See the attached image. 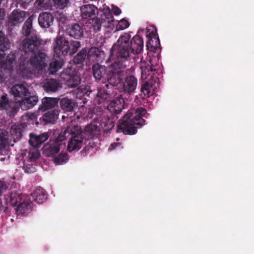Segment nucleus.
Listing matches in <instances>:
<instances>
[{"label": "nucleus", "mask_w": 254, "mask_h": 254, "mask_svg": "<svg viewBox=\"0 0 254 254\" xmlns=\"http://www.w3.org/2000/svg\"><path fill=\"white\" fill-rule=\"evenodd\" d=\"M34 201L38 203H42L47 198V194L46 191L41 187L37 188L31 193Z\"/></svg>", "instance_id": "27"}, {"label": "nucleus", "mask_w": 254, "mask_h": 254, "mask_svg": "<svg viewBox=\"0 0 254 254\" xmlns=\"http://www.w3.org/2000/svg\"><path fill=\"white\" fill-rule=\"evenodd\" d=\"M89 23L91 24V26L95 32L99 31L100 30L101 26H103L107 28H110V25H109V24H105V22H102L101 18H93L90 20Z\"/></svg>", "instance_id": "32"}, {"label": "nucleus", "mask_w": 254, "mask_h": 254, "mask_svg": "<svg viewBox=\"0 0 254 254\" xmlns=\"http://www.w3.org/2000/svg\"><path fill=\"white\" fill-rule=\"evenodd\" d=\"M18 104L9 99L6 94L0 96V110L4 111L9 116H14L18 111Z\"/></svg>", "instance_id": "9"}, {"label": "nucleus", "mask_w": 254, "mask_h": 254, "mask_svg": "<svg viewBox=\"0 0 254 254\" xmlns=\"http://www.w3.org/2000/svg\"><path fill=\"white\" fill-rule=\"evenodd\" d=\"M148 29L146 35L148 40L146 42V47L148 50L152 52H155L160 47V43L159 37L157 33V30L153 28L151 31Z\"/></svg>", "instance_id": "11"}, {"label": "nucleus", "mask_w": 254, "mask_h": 254, "mask_svg": "<svg viewBox=\"0 0 254 254\" xmlns=\"http://www.w3.org/2000/svg\"><path fill=\"white\" fill-rule=\"evenodd\" d=\"M119 144H111V145L109 147L108 150L110 151L112 150Z\"/></svg>", "instance_id": "49"}, {"label": "nucleus", "mask_w": 254, "mask_h": 254, "mask_svg": "<svg viewBox=\"0 0 254 254\" xmlns=\"http://www.w3.org/2000/svg\"><path fill=\"white\" fill-rule=\"evenodd\" d=\"M5 159V158H2L1 159V161H4Z\"/></svg>", "instance_id": "53"}, {"label": "nucleus", "mask_w": 254, "mask_h": 254, "mask_svg": "<svg viewBox=\"0 0 254 254\" xmlns=\"http://www.w3.org/2000/svg\"><path fill=\"white\" fill-rule=\"evenodd\" d=\"M72 93L74 97L81 99L87 93L84 87L80 86L73 89L72 91Z\"/></svg>", "instance_id": "38"}, {"label": "nucleus", "mask_w": 254, "mask_h": 254, "mask_svg": "<svg viewBox=\"0 0 254 254\" xmlns=\"http://www.w3.org/2000/svg\"><path fill=\"white\" fill-rule=\"evenodd\" d=\"M8 189V186L5 182L0 181V195Z\"/></svg>", "instance_id": "45"}, {"label": "nucleus", "mask_w": 254, "mask_h": 254, "mask_svg": "<svg viewBox=\"0 0 254 254\" xmlns=\"http://www.w3.org/2000/svg\"><path fill=\"white\" fill-rule=\"evenodd\" d=\"M141 77L149 80H158L157 75H159L158 70L155 68V66L152 64V61L149 60L147 61H141L140 64Z\"/></svg>", "instance_id": "8"}, {"label": "nucleus", "mask_w": 254, "mask_h": 254, "mask_svg": "<svg viewBox=\"0 0 254 254\" xmlns=\"http://www.w3.org/2000/svg\"><path fill=\"white\" fill-rule=\"evenodd\" d=\"M124 108V100L121 95L118 96L112 100L108 106V110L110 113L116 118H118V115L120 114Z\"/></svg>", "instance_id": "12"}, {"label": "nucleus", "mask_w": 254, "mask_h": 254, "mask_svg": "<svg viewBox=\"0 0 254 254\" xmlns=\"http://www.w3.org/2000/svg\"><path fill=\"white\" fill-rule=\"evenodd\" d=\"M32 202L28 199H24L19 203L16 208V211L17 214L23 215L28 213L32 209Z\"/></svg>", "instance_id": "25"}, {"label": "nucleus", "mask_w": 254, "mask_h": 254, "mask_svg": "<svg viewBox=\"0 0 254 254\" xmlns=\"http://www.w3.org/2000/svg\"><path fill=\"white\" fill-rule=\"evenodd\" d=\"M42 144H29L30 148L29 150H25L23 153H21L22 156H26L28 153V157L31 160H35L38 159L40 156V153L38 149L41 147Z\"/></svg>", "instance_id": "24"}, {"label": "nucleus", "mask_w": 254, "mask_h": 254, "mask_svg": "<svg viewBox=\"0 0 254 254\" xmlns=\"http://www.w3.org/2000/svg\"><path fill=\"white\" fill-rule=\"evenodd\" d=\"M137 85V79L133 75L127 76L123 83V89L125 93L132 94Z\"/></svg>", "instance_id": "16"}, {"label": "nucleus", "mask_w": 254, "mask_h": 254, "mask_svg": "<svg viewBox=\"0 0 254 254\" xmlns=\"http://www.w3.org/2000/svg\"><path fill=\"white\" fill-rule=\"evenodd\" d=\"M61 77L66 82L68 87L75 88L80 83V78L76 69L72 67H67L61 73Z\"/></svg>", "instance_id": "7"}, {"label": "nucleus", "mask_w": 254, "mask_h": 254, "mask_svg": "<svg viewBox=\"0 0 254 254\" xmlns=\"http://www.w3.org/2000/svg\"><path fill=\"white\" fill-rule=\"evenodd\" d=\"M122 79L121 70L109 71L107 82L98 87L95 100L98 104L109 101L117 95L118 90L116 86L121 82Z\"/></svg>", "instance_id": "4"}, {"label": "nucleus", "mask_w": 254, "mask_h": 254, "mask_svg": "<svg viewBox=\"0 0 254 254\" xmlns=\"http://www.w3.org/2000/svg\"><path fill=\"white\" fill-rule=\"evenodd\" d=\"M54 20L53 15L47 12L41 13L38 16V23L41 27L48 28L53 25Z\"/></svg>", "instance_id": "19"}, {"label": "nucleus", "mask_w": 254, "mask_h": 254, "mask_svg": "<svg viewBox=\"0 0 254 254\" xmlns=\"http://www.w3.org/2000/svg\"><path fill=\"white\" fill-rule=\"evenodd\" d=\"M146 113V110L141 107L137 108L134 114L128 111L120 120L118 125L117 131L127 135L135 134L137 129L145 124V120L143 117H145Z\"/></svg>", "instance_id": "3"}, {"label": "nucleus", "mask_w": 254, "mask_h": 254, "mask_svg": "<svg viewBox=\"0 0 254 254\" xmlns=\"http://www.w3.org/2000/svg\"><path fill=\"white\" fill-rule=\"evenodd\" d=\"M93 74L96 80L101 81L103 83L104 81L106 80L108 77V71L106 66H102L99 64H95L92 67Z\"/></svg>", "instance_id": "18"}, {"label": "nucleus", "mask_w": 254, "mask_h": 254, "mask_svg": "<svg viewBox=\"0 0 254 254\" xmlns=\"http://www.w3.org/2000/svg\"><path fill=\"white\" fill-rule=\"evenodd\" d=\"M113 13L116 15H118L121 13V10L117 6H114L112 8Z\"/></svg>", "instance_id": "46"}, {"label": "nucleus", "mask_w": 254, "mask_h": 254, "mask_svg": "<svg viewBox=\"0 0 254 254\" xmlns=\"http://www.w3.org/2000/svg\"><path fill=\"white\" fill-rule=\"evenodd\" d=\"M66 33L70 37L75 39H79L83 35V29L79 24L75 23L66 29Z\"/></svg>", "instance_id": "23"}, {"label": "nucleus", "mask_w": 254, "mask_h": 254, "mask_svg": "<svg viewBox=\"0 0 254 254\" xmlns=\"http://www.w3.org/2000/svg\"><path fill=\"white\" fill-rule=\"evenodd\" d=\"M22 4H23V3L24 1H23V0H22Z\"/></svg>", "instance_id": "56"}, {"label": "nucleus", "mask_w": 254, "mask_h": 254, "mask_svg": "<svg viewBox=\"0 0 254 254\" xmlns=\"http://www.w3.org/2000/svg\"><path fill=\"white\" fill-rule=\"evenodd\" d=\"M38 101L37 96L30 95L25 97L20 102L18 106H20L23 110H27L32 108L36 105Z\"/></svg>", "instance_id": "22"}, {"label": "nucleus", "mask_w": 254, "mask_h": 254, "mask_svg": "<svg viewBox=\"0 0 254 254\" xmlns=\"http://www.w3.org/2000/svg\"><path fill=\"white\" fill-rule=\"evenodd\" d=\"M5 76L3 72L0 70V83H2L5 80Z\"/></svg>", "instance_id": "48"}, {"label": "nucleus", "mask_w": 254, "mask_h": 254, "mask_svg": "<svg viewBox=\"0 0 254 254\" xmlns=\"http://www.w3.org/2000/svg\"><path fill=\"white\" fill-rule=\"evenodd\" d=\"M2 206V201H1V199L0 198V210L1 209Z\"/></svg>", "instance_id": "52"}, {"label": "nucleus", "mask_w": 254, "mask_h": 254, "mask_svg": "<svg viewBox=\"0 0 254 254\" xmlns=\"http://www.w3.org/2000/svg\"><path fill=\"white\" fill-rule=\"evenodd\" d=\"M15 55L14 53L11 52L7 55L4 64L6 68L11 69L12 67V64L15 60Z\"/></svg>", "instance_id": "39"}, {"label": "nucleus", "mask_w": 254, "mask_h": 254, "mask_svg": "<svg viewBox=\"0 0 254 254\" xmlns=\"http://www.w3.org/2000/svg\"><path fill=\"white\" fill-rule=\"evenodd\" d=\"M42 43V40L37 36H31L26 38L22 42V48L25 53L28 52L35 53L37 51Z\"/></svg>", "instance_id": "10"}, {"label": "nucleus", "mask_w": 254, "mask_h": 254, "mask_svg": "<svg viewBox=\"0 0 254 254\" xmlns=\"http://www.w3.org/2000/svg\"><path fill=\"white\" fill-rule=\"evenodd\" d=\"M43 87L47 92H55L60 88V84L56 79H48L45 81Z\"/></svg>", "instance_id": "26"}, {"label": "nucleus", "mask_w": 254, "mask_h": 254, "mask_svg": "<svg viewBox=\"0 0 254 254\" xmlns=\"http://www.w3.org/2000/svg\"><path fill=\"white\" fill-rule=\"evenodd\" d=\"M81 144H68L67 150L69 152H72L74 151H78L81 147Z\"/></svg>", "instance_id": "43"}, {"label": "nucleus", "mask_w": 254, "mask_h": 254, "mask_svg": "<svg viewBox=\"0 0 254 254\" xmlns=\"http://www.w3.org/2000/svg\"><path fill=\"white\" fill-rule=\"evenodd\" d=\"M81 16L83 19L89 20L95 17L98 13L97 8L93 4H85L80 7Z\"/></svg>", "instance_id": "17"}, {"label": "nucleus", "mask_w": 254, "mask_h": 254, "mask_svg": "<svg viewBox=\"0 0 254 254\" xmlns=\"http://www.w3.org/2000/svg\"><path fill=\"white\" fill-rule=\"evenodd\" d=\"M54 3L61 8H63L66 6L68 0H53Z\"/></svg>", "instance_id": "44"}, {"label": "nucleus", "mask_w": 254, "mask_h": 254, "mask_svg": "<svg viewBox=\"0 0 254 254\" xmlns=\"http://www.w3.org/2000/svg\"><path fill=\"white\" fill-rule=\"evenodd\" d=\"M3 0H0V4H1L2 1H3Z\"/></svg>", "instance_id": "54"}, {"label": "nucleus", "mask_w": 254, "mask_h": 254, "mask_svg": "<svg viewBox=\"0 0 254 254\" xmlns=\"http://www.w3.org/2000/svg\"><path fill=\"white\" fill-rule=\"evenodd\" d=\"M130 39V34L124 33L120 36L117 43L110 49L109 60H115V64L119 68L120 63L126 61L132 54L128 45V40Z\"/></svg>", "instance_id": "5"}, {"label": "nucleus", "mask_w": 254, "mask_h": 254, "mask_svg": "<svg viewBox=\"0 0 254 254\" xmlns=\"http://www.w3.org/2000/svg\"><path fill=\"white\" fill-rule=\"evenodd\" d=\"M114 118V116L110 118L104 116L102 118L100 125L104 131L108 132L114 127L115 122Z\"/></svg>", "instance_id": "29"}, {"label": "nucleus", "mask_w": 254, "mask_h": 254, "mask_svg": "<svg viewBox=\"0 0 254 254\" xmlns=\"http://www.w3.org/2000/svg\"><path fill=\"white\" fill-rule=\"evenodd\" d=\"M12 94L15 100L20 102L25 97L30 94L28 89L23 84H16L11 89Z\"/></svg>", "instance_id": "14"}, {"label": "nucleus", "mask_w": 254, "mask_h": 254, "mask_svg": "<svg viewBox=\"0 0 254 254\" xmlns=\"http://www.w3.org/2000/svg\"><path fill=\"white\" fill-rule=\"evenodd\" d=\"M44 1V0H36V3L37 4L38 6H43V2Z\"/></svg>", "instance_id": "50"}, {"label": "nucleus", "mask_w": 254, "mask_h": 254, "mask_svg": "<svg viewBox=\"0 0 254 254\" xmlns=\"http://www.w3.org/2000/svg\"><path fill=\"white\" fill-rule=\"evenodd\" d=\"M59 103L61 108L64 112H72L74 107L77 106V103L67 98L60 99Z\"/></svg>", "instance_id": "28"}, {"label": "nucleus", "mask_w": 254, "mask_h": 254, "mask_svg": "<svg viewBox=\"0 0 254 254\" xmlns=\"http://www.w3.org/2000/svg\"><path fill=\"white\" fill-rule=\"evenodd\" d=\"M14 144H0V154L8 155L10 152L9 146L13 147Z\"/></svg>", "instance_id": "40"}, {"label": "nucleus", "mask_w": 254, "mask_h": 254, "mask_svg": "<svg viewBox=\"0 0 254 254\" xmlns=\"http://www.w3.org/2000/svg\"><path fill=\"white\" fill-rule=\"evenodd\" d=\"M90 147V146H86L84 147L83 150H85V151H86L87 149L88 150L89 149Z\"/></svg>", "instance_id": "51"}, {"label": "nucleus", "mask_w": 254, "mask_h": 254, "mask_svg": "<svg viewBox=\"0 0 254 254\" xmlns=\"http://www.w3.org/2000/svg\"><path fill=\"white\" fill-rule=\"evenodd\" d=\"M8 139V132L3 129H0V143H7Z\"/></svg>", "instance_id": "42"}, {"label": "nucleus", "mask_w": 254, "mask_h": 254, "mask_svg": "<svg viewBox=\"0 0 254 254\" xmlns=\"http://www.w3.org/2000/svg\"><path fill=\"white\" fill-rule=\"evenodd\" d=\"M9 197V202L12 206L18 205V204L22 201L23 198L21 194L18 193L16 192H11Z\"/></svg>", "instance_id": "36"}, {"label": "nucleus", "mask_w": 254, "mask_h": 254, "mask_svg": "<svg viewBox=\"0 0 254 254\" xmlns=\"http://www.w3.org/2000/svg\"><path fill=\"white\" fill-rule=\"evenodd\" d=\"M59 112L58 110H54L46 113L42 116V120L46 124H54L58 118Z\"/></svg>", "instance_id": "31"}, {"label": "nucleus", "mask_w": 254, "mask_h": 254, "mask_svg": "<svg viewBox=\"0 0 254 254\" xmlns=\"http://www.w3.org/2000/svg\"><path fill=\"white\" fill-rule=\"evenodd\" d=\"M129 23L128 21L125 19L119 21L116 25V31L124 30L128 27Z\"/></svg>", "instance_id": "41"}, {"label": "nucleus", "mask_w": 254, "mask_h": 254, "mask_svg": "<svg viewBox=\"0 0 254 254\" xmlns=\"http://www.w3.org/2000/svg\"><path fill=\"white\" fill-rule=\"evenodd\" d=\"M59 19V21L60 22L64 23L66 20V17L64 16V15H61L60 14V17H58Z\"/></svg>", "instance_id": "47"}, {"label": "nucleus", "mask_w": 254, "mask_h": 254, "mask_svg": "<svg viewBox=\"0 0 254 254\" xmlns=\"http://www.w3.org/2000/svg\"><path fill=\"white\" fill-rule=\"evenodd\" d=\"M19 133L20 134H21V132H20V131H19Z\"/></svg>", "instance_id": "55"}, {"label": "nucleus", "mask_w": 254, "mask_h": 254, "mask_svg": "<svg viewBox=\"0 0 254 254\" xmlns=\"http://www.w3.org/2000/svg\"><path fill=\"white\" fill-rule=\"evenodd\" d=\"M27 13V12L19 9L14 10L10 14L8 19V25L10 26H14L22 22Z\"/></svg>", "instance_id": "13"}, {"label": "nucleus", "mask_w": 254, "mask_h": 254, "mask_svg": "<svg viewBox=\"0 0 254 254\" xmlns=\"http://www.w3.org/2000/svg\"><path fill=\"white\" fill-rule=\"evenodd\" d=\"M62 144H44L42 148L43 154L48 157H55L60 152Z\"/></svg>", "instance_id": "20"}, {"label": "nucleus", "mask_w": 254, "mask_h": 254, "mask_svg": "<svg viewBox=\"0 0 254 254\" xmlns=\"http://www.w3.org/2000/svg\"><path fill=\"white\" fill-rule=\"evenodd\" d=\"M60 98L45 97L42 99V104L39 107V110L45 111L57 106Z\"/></svg>", "instance_id": "21"}, {"label": "nucleus", "mask_w": 254, "mask_h": 254, "mask_svg": "<svg viewBox=\"0 0 254 254\" xmlns=\"http://www.w3.org/2000/svg\"><path fill=\"white\" fill-rule=\"evenodd\" d=\"M80 46V42L79 41H72L69 43L64 36H58L54 44L55 55L50 64L51 72L52 73H55L62 67L64 64L62 56L68 54L72 55L75 53Z\"/></svg>", "instance_id": "2"}, {"label": "nucleus", "mask_w": 254, "mask_h": 254, "mask_svg": "<svg viewBox=\"0 0 254 254\" xmlns=\"http://www.w3.org/2000/svg\"><path fill=\"white\" fill-rule=\"evenodd\" d=\"M47 55L43 52L39 51L35 53L30 59L21 58L20 61L18 70L22 73L31 72L33 68H43L46 66V63Z\"/></svg>", "instance_id": "6"}, {"label": "nucleus", "mask_w": 254, "mask_h": 254, "mask_svg": "<svg viewBox=\"0 0 254 254\" xmlns=\"http://www.w3.org/2000/svg\"><path fill=\"white\" fill-rule=\"evenodd\" d=\"M101 19L102 22H105V24H109L110 27L114 26V18L113 13L110 10L105 11L101 16Z\"/></svg>", "instance_id": "33"}, {"label": "nucleus", "mask_w": 254, "mask_h": 254, "mask_svg": "<svg viewBox=\"0 0 254 254\" xmlns=\"http://www.w3.org/2000/svg\"><path fill=\"white\" fill-rule=\"evenodd\" d=\"M69 156L66 152H61L57 156L53 159V162L56 165H60L64 164L68 161Z\"/></svg>", "instance_id": "35"}, {"label": "nucleus", "mask_w": 254, "mask_h": 254, "mask_svg": "<svg viewBox=\"0 0 254 254\" xmlns=\"http://www.w3.org/2000/svg\"><path fill=\"white\" fill-rule=\"evenodd\" d=\"M78 126H69L61 133L51 131L37 135L33 133L29 134L28 143H44L50 138V142L60 143L67 141V143H82L90 139H95L100 135L99 127L97 125L88 124L84 131H79Z\"/></svg>", "instance_id": "1"}, {"label": "nucleus", "mask_w": 254, "mask_h": 254, "mask_svg": "<svg viewBox=\"0 0 254 254\" xmlns=\"http://www.w3.org/2000/svg\"><path fill=\"white\" fill-rule=\"evenodd\" d=\"M128 45L131 53L133 55L138 54L143 47V39L138 35H135L131 40H128Z\"/></svg>", "instance_id": "15"}, {"label": "nucleus", "mask_w": 254, "mask_h": 254, "mask_svg": "<svg viewBox=\"0 0 254 254\" xmlns=\"http://www.w3.org/2000/svg\"><path fill=\"white\" fill-rule=\"evenodd\" d=\"M87 56V50L86 48L82 49L74 57L73 62L75 64H82Z\"/></svg>", "instance_id": "34"}, {"label": "nucleus", "mask_w": 254, "mask_h": 254, "mask_svg": "<svg viewBox=\"0 0 254 254\" xmlns=\"http://www.w3.org/2000/svg\"><path fill=\"white\" fill-rule=\"evenodd\" d=\"M152 86L147 81L142 85L141 88V95L142 98L145 99L149 97L151 94Z\"/></svg>", "instance_id": "37"}, {"label": "nucleus", "mask_w": 254, "mask_h": 254, "mask_svg": "<svg viewBox=\"0 0 254 254\" xmlns=\"http://www.w3.org/2000/svg\"><path fill=\"white\" fill-rule=\"evenodd\" d=\"M36 18V15L33 14L30 16L24 23L22 27V33L25 36H28L31 33L32 30V22Z\"/></svg>", "instance_id": "30"}]
</instances>
